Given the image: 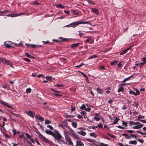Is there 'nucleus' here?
<instances>
[{
    "instance_id": "f257e3e1",
    "label": "nucleus",
    "mask_w": 146,
    "mask_h": 146,
    "mask_svg": "<svg viewBox=\"0 0 146 146\" xmlns=\"http://www.w3.org/2000/svg\"><path fill=\"white\" fill-rule=\"evenodd\" d=\"M55 132L56 133L55 134L53 132L50 131L48 129H46L45 130V132L47 134L51 135L54 137L55 140H56L58 143H60V141L65 143V142L62 139V137L58 132V131L56 130Z\"/></svg>"
},
{
    "instance_id": "f03ea898",
    "label": "nucleus",
    "mask_w": 146,
    "mask_h": 146,
    "mask_svg": "<svg viewBox=\"0 0 146 146\" xmlns=\"http://www.w3.org/2000/svg\"><path fill=\"white\" fill-rule=\"evenodd\" d=\"M88 22H86V21H78L77 22H76L75 23H72L70 24V25H72L71 27H73L74 28H75L76 27V26H78V25L80 24H88ZM69 25H68L66 26V27H67Z\"/></svg>"
},
{
    "instance_id": "7ed1b4c3",
    "label": "nucleus",
    "mask_w": 146,
    "mask_h": 146,
    "mask_svg": "<svg viewBox=\"0 0 146 146\" xmlns=\"http://www.w3.org/2000/svg\"><path fill=\"white\" fill-rule=\"evenodd\" d=\"M135 124L134 125L135 126H133L132 127L133 129H138L141 128L143 125V124L138 122H135Z\"/></svg>"
},
{
    "instance_id": "20e7f679",
    "label": "nucleus",
    "mask_w": 146,
    "mask_h": 146,
    "mask_svg": "<svg viewBox=\"0 0 146 146\" xmlns=\"http://www.w3.org/2000/svg\"><path fill=\"white\" fill-rule=\"evenodd\" d=\"M38 136L39 138L46 143H49L50 142L45 137L40 133H39Z\"/></svg>"
},
{
    "instance_id": "39448f33",
    "label": "nucleus",
    "mask_w": 146,
    "mask_h": 146,
    "mask_svg": "<svg viewBox=\"0 0 146 146\" xmlns=\"http://www.w3.org/2000/svg\"><path fill=\"white\" fill-rule=\"evenodd\" d=\"M66 140L67 144L68 145H70L72 146H73V144L72 142L71 139L69 137L66 138Z\"/></svg>"
},
{
    "instance_id": "423d86ee",
    "label": "nucleus",
    "mask_w": 146,
    "mask_h": 146,
    "mask_svg": "<svg viewBox=\"0 0 146 146\" xmlns=\"http://www.w3.org/2000/svg\"><path fill=\"white\" fill-rule=\"evenodd\" d=\"M122 135L123 136L125 137L127 139L130 138L131 137H137V136L134 134H130V136H127L128 135L126 134H123Z\"/></svg>"
},
{
    "instance_id": "0eeeda50",
    "label": "nucleus",
    "mask_w": 146,
    "mask_h": 146,
    "mask_svg": "<svg viewBox=\"0 0 146 146\" xmlns=\"http://www.w3.org/2000/svg\"><path fill=\"white\" fill-rule=\"evenodd\" d=\"M76 146H84V144L80 141H76Z\"/></svg>"
},
{
    "instance_id": "6e6552de",
    "label": "nucleus",
    "mask_w": 146,
    "mask_h": 146,
    "mask_svg": "<svg viewBox=\"0 0 146 146\" xmlns=\"http://www.w3.org/2000/svg\"><path fill=\"white\" fill-rule=\"evenodd\" d=\"M27 114L28 115L32 117H33L35 115L34 113L31 111L27 112Z\"/></svg>"
},
{
    "instance_id": "1a4fd4ad",
    "label": "nucleus",
    "mask_w": 146,
    "mask_h": 146,
    "mask_svg": "<svg viewBox=\"0 0 146 146\" xmlns=\"http://www.w3.org/2000/svg\"><path fill=\"white\" fill-rule=\"evenodd\" d=\"M91 10L94 13L96 14H98L99 13L98 10L97 9L93 8Z\"/></svg>"
},
{
    "instance_id": "9d476101",
    "label": "nucleus",
    "mask_w": 146,
    "mask_h": 146,
    "mask_svg": "<svg viewBox=\"0 0 146 146\" xmlns=\"http://www.w3.org/2000/svg\"><path fill=\"white\" fill-rule=\"evenodd\" d=\"M78 133L83 136H85L86 134V132L82 131H78Z\"/></svg>"
},
{
    "instance_id": "9b49d317",
    "label": "nucleus",
    "mask_w": 146,
    "mask_h": 146,
    "mask_svg": "<svg viewBox=\"0 0 146 146\" xmlns=\"http://www.w3.org/2000/svg\"><path fill=\"white\" fill-rule=\"evenodd\" d=\"M79 43H77L75 44H73L71 45V48H74L75 47H78L79 46Z\"/></svg>"
},
{
    "instance_id": "f8f14e48",
    "label": "nucleus",
    "mask_w": 146,
    "mask_h": 146,
    "mask_svg": "<svg viewBox=\"0 0 146 146\" xmlns=\"http://www.w3.org/2000/svg\"><path fill=\"white\" fill-rule=\"evenodd\" d=\"M131 47V46L129 47L128 48L125 50L124 51L122 52L121 53H120V54L121 55H122L124 54L128 51V50H129L130 49Z\"/></svg>"
},
{
    "instance_id": "ddd939ff",
    "label": "nucleus",
    "mask_w": 146,
    "mask_h": 146,
    "mask_svg": "<svg viewBox=\"0 0 146 146\" xmlns=\"http://www.w3.org/2000/svg\"><path fill=\"white\" fill-rule=\"evenodd\" d=\"M46 80H44L43 81L44 83L47 82L48 81H50L51 79V77H50L46 76Z\"/></svg>"
},
{
    "instance_id": "4468645a",
    "label": "nucleus",
    "mask_w": 146,
    "mask_h": 146,
    "mask_svg": "<svg viewBox=\"0 0 146 146\" xmlns=\"http://www.w3.org/2000/svg\"><path fill=\"white\" fill-rule=\"evenodd\" d=\"M129 143L131 144L136 145L137 142L135 140L130 141L129 142Z\"/></svg>"
},
{
    "instance_id": "2eb2a0df",
    "label": "nucleus",
    "mask_w": 146,
    "mask_h": 146,
    "mask_svg": "<svg viewBox=\"0 0 146 146\" xmlns=\"http://www.w3.org/2000/svg\"><path fill=\"white\" fill-rule=\"evenodd\" d=\"M72 126L75 128H76L77 127V124L76 122H72Z\"/></svg>"
},
{
    "instance_id": "dca6fc26",
    "label": "nucleus",
    "mask_w": 146,
    "mask_h": 146,
    "mask_svg": "<svg viewBox=\"0 0 146 146\" xmlns=\"http://www.w3.org/2000/svg\"><path fill=\"white\" fill-rule=\"evenodd\" d=\"M36 118H38V119L40 120L41 121H43L44 120V119L42 117L38 116H36Z\"/></svg>"
},
{
    "instance_id": "f3484780",
    "label": "nucleus",
    "mask_w": 146,
    "mask_h": 146,
    "mask_svg": "<svg viewBox=\"0 0 146 146\" xmlns=\"http://www.w3.org/2000/svg\"><path fill=\"white\" fill-rule=\"evenodd\" d=\"M97 91L98 93L99 94H102L103 93L102 90H100L99 88H97Z\"/></svg>"
},
{
    "instance_id": "a211bd4d",
    "label": "nucleus",
    "mask_w": 146,
    "mask_h": 146,
    "mask_svg": "<svg viewBox=\"0 0 146 146\" xmlns=\"http://www.w3.org/2000/svg\"><path fill=\"white\" fill-rule=\"evenodd\" d=\"M56 6L57 7L61 8H64L65 7V6H63L62 4H57Z\"/></svg>"
},
{
    "instance_id": "6ab92c4d",
    "label": "nucleus",
    "mask_w": 146,
    "mask_h": 146,
    "mask_svg": "<svg viewBox=\"0 0 146 146\" xmlns=\"http://www.w3.org/2000/svg\"><path fill=\"white\" fill-rule=\"evenodd\" d=\"M90 135L91 137H93L94 138L97 137V135L94 133H90Z\"/></svg>"
},
{
    "instance_id": "aec40b11",
    "label": "nucleus",
    "mask_w": 146,
    "mask_h": 146,
    "mask_svg": "<svg viewBox=\"0 0 146 146\" xmlns=\"http://www.w3.org/2000/svg\"><path fill=\"white\" fill-rule=\"evenodd\" d=\"M124 64V62L123 61H121L118 64V66L119 67H121Z\"/></svg>"
},
{
    "instance_id": "412c9836",
    "label": "nucleus",
    "mask_w": 146,
    "mask_h": 146,
    "mask_svg": "<svg viewBox=\"0 0 146 146\" xmlns=\"http://www.w3.org/2000/svg\"><path fill=\"white\" fill-rule=\"evenodd\" d=\"M119 119L117 118H116L115 119L114 121H113V124H115L117 123V122L118 121Z\"/></svg>"
},
{
    "instance_id": "4be33fe9",
    "label": "nucleus",
    "mask_w": 146,
    "mask_h": 146,
    "mask_svg": "<svg viewBox=\"0 0 146 146\" xmlns=\"http://www.w3.org/2000/svg\"><path fill=\"white\" fill-rule=\"evenodd\" d=\"M17 15V14H16V13H14V14H9V15H7V16H11V17H16V15Z\"/></svg>"
},
{
    "instance_id": "5701e85b",
    "label": "nucleus",
    "mask_w": 146,
    "mask_h": 146,
    "mask_svg": "<svg viewBox=\"0 0 146 146\" xmlns=\"http://www.w3.org/2000/svg\"><path fill=\"white\" fill-rule=\"evenodd\" d=\"M25 45H27V46H28L29 45H30L31 46V47L32 48H35L37 46V45H35V44H25Z\"/></svg>"
},
{
    "instance_id": "b1692460",
    "label": "nucleus",
    "mask_w": 146,
    "mask_h": 146,
    "mask_svg": "<svg viewBox=\"0 0 146 146\" xmlns=\"http://www.w3.org/2000/svg\"><path fill=\"white\" fill-rule=\"evenodd\" d=\"M31 92V89L30 88L27 89L26 90V92L27 93H30Z\"/></svg>"
},
{
    "instance_id": "393cba45",
    "label": "nucleus",
    "mask_w": 146,
    "mask_h": 146,
    "mask_svg": "<svg viewBox=\"0 0 146 146\" xmlns=\"http://www.w3.org/2000/svg\"><path fill=\"white\" fill-rule=\"evenodd\" d=\"M5 62H7L6 63V64L10 65L12 67H13L11 63L9 61L7 60H5Z\"/></svg>"
},
{
    "instance_id": "a878e982",
    "label": "nucleus",
    "mask_w": 146,
    "mask_h": 146,
    "mask_svg": "<svg viewBox=\"0 0 146 146\" xmlns=\"http://www.w3.org/2000/svg\"><path fill=\"white\" fill-rule=\"evenodd\" d=\"M117 61H114L111 62L110 64H111L113 66V65H115L116 64L117 62Z\"/></svg>"
},
{
    "instance_id": "bb28decb",
    "label": "nucleus",
    "mask_w": 146,
    "mask_h": 146,
    "mask_svg": "<svg viewBox=\"0 0 146 146\" xmlns=\"http://www.w3.org/2000/svg\"><path fill=\"white\" fill-rule=\"evenodd\" d=\"M25 56H27L28 57H29L30 58H32L33 57L31 55H30L28 53H25Z\"/></svg>"
},
{
    "instance_id": "cd10ccee",
    "label": "nucleus",
    "mask_w": 146,
    "mask_h": 146,
    "mask_svg": "<svg viewBox=\"0 0 146 146\" xmlns=\"http://www.w3.org/2000/svg\"><path fill=\"white\" fill-rule=\"evenodd\" d=\"M97 57H98V56L96 55H94L92 56H90L89 58L88 59H92V58H96Z\"/></svg>"
},
{
    "instance_id": "c85d7f7f",
    "label": "nucleus",
    "mask_w": 146,
    "mask_h": 146,
    "mask_svg": "<svg viewBox=\"0 0 146 146\" xmlns=\"http://www.w3.org/2000/svg\"><path fill=\"white\" fill-rule=\"evenodd\" d=\"M45 123L46 124H49L51 123V121L45 119Z\"/></svg>"
},
{
    "instance_id": "c756f323",
    "label": "nucleus",
    "mask_w": 146,
    "mask_h": 146,
    "mask_svg": "<svg viewBox=\"0 0 146 146\" xmlns=\"http://www.w3.org/2000/svg\"><path fill=\"white\" fill-rule=\"evenodd\" d=\"M123 90V88L122 87H120L118 90V92H119Z\"/></svg>"
},
{
    "instance_id": "7c9ffc66",
    "label": "nucleus",
    "mask_w": 146,
    "mask_h": 146,
    "mask_svg": "<svg viewBox=\"0 0 146 146\" xmlns=\"http://www.w3.org/2000/svg\"><path fill=\"white\" fill-rule=\"evenodd\" d=\"M81 74L86 78V79H88V77L84 73L80 72Z\"/></svg>"
},
{
    "instance_id": "2f4dec72",
    "label": "nucleus",
    "mask_w": 146,
    "mask_h": 146,
    "mask_svg": "<svg viewBox=\"0 0 146 146\" xmlns=\"http://www.w3.org/2000/svg\"><path fill=\"white\" fill-rule=\"evenodd\" d=\"M16 14H17L16 15V17L19 16L21 15H24L25 14V13H16Z\"/></svg>"
},
{
    "instance_id": "473e14b6",
    "label": "nucleus",
    "mask_w": 146,
    "mask_h": 146,
    "mask_svg": "<svg viewBox=\"0 0 146 146\" xmlns=\"http://www.w3.org/2000/svg\"><path fill=\"white\" fill-rule=\"evenodd\" d=\"M122 124L123 126H125L126 127H127V123L124 121H123Z\"/></svg>"
},
{
    "instance_id": "72a5a7b5",
    "label": "nucleus",
    "mask_w": 146,
    "mask_h": 146,
    "mask_svg": "<svg viewBox=\"0 0 146 146\" xmlns=\"http://www.w3.org/2000/svg\"><path fill=\"white\" fill-rule=\"evenodd\" d=\"M5 46L7 48H10L13 47L12 46L8 44H5Z\"/></svg>"
},
{
    "instance_id": "f704fd0d",
    "label": "nucleus",
    "mask_w": 146,
    "mask_h": 146,
    "mask_svg": "<svg viewBox=\"0 0 146 146\" xmlns=\"http://www.w3.org/2000/svg\"><path fill=\"white\" fill-rule=\"evenodd\" d=\"M1 87L2 88L6 89L7 88V86L5 84H3L1 85Z\"/></svg>"
},
{
    "instance_id": "c9c22d12",
    "label": "nucleus",
    "mask_w": 146,
    "mask_h": 146,
    "mask_svg": "<svg viewBox=\"0 0 146 146\" xmlns=\"http://www.w3.org/2000/svg\"><path fill=\"white\" fill-rule=\"evenodd\" d=\"M145 117L143 116H142L140 115H139L138 118V119H143Z\"/></svg>"
},
{
    "instance_id": "e433bc0d",
    "label": "nucleus",
    "mask_w": 146,
    "mask_h": 146,
    "mask_svg": "<svg viewBox=\"0 0 146 146\" xmlns=\"http://www.w3.org/2000/svg\"><path fill=\"white\" fill-rule=\"evenodd\" d=\"M136 92H135V95H137L139 94L140 92L139 91L137 90L136 89H135Z\"/></svg>"
},
{
    "instance_id": "4c0bfd02",
    "label": "nucleus",
    "mask_w": 146,
    "mask_h": 146,
    "mask_svg": "<svg viewBox=\"0 0 146 146\" xmlns=\"http://www.w3.org/2000/svg\"><path fill=\"white\" fill-rule=\"evenodd\" d=\"M99 145H101L103 146H108V145L107 144H104V143H100L99 144Z\"/></svg>"
},
{
    "instance_id": "58836bf2",
    "label": "nucleus",
    "mask_w": 146,
    "mask_h": 146,
    "mask_svg": "<svg viewBox=\"0 0 146 146\" xmlns=\"http://www.w3.org/2000/svg\"><path fill=\"white\" fill-rule=\"evenodd\" d=\"M84 65V63H82L80 64L79 65L76 66H75V67L77 68H80L82 66Z\"/></svg>"
},
{
    "instance_id": "ea45409f",
    "label": "nucleus",
    "mask_w": 146,
    "mask_h": 146,
    "mask_svg": "<svg viewBox=\"0 0 146 146\" xmlns=\"http://www.w3.org/2000/svg\"><path fill=\"white\" fill-rule=\"evenodd\" d=\"M85 108L86 106L84 104H83L80 107V109H85Z\"/></svg>"
},
{
    "instance_id": "a19ab883",
    "label": "nucleus",
    "mask_w": 146,
    "mask_h": 146,
    "mask_svg": "<svg viewBox=\"0 0 146 146\" xmlns=\"http://www.w3.org/2000/svg\"><path fill=\"white\" fill-rule=\"evenodd\" d=\"M54 95L55 96H56V97H58L60 96H62V95L61 94H56V93H54Z\"/></svg>"
},
{
    "instance_id": "79ce46f5",
    "label": "nucleus",
    "mask_w": 146,
    "mask_h": 146,
    "mask_svg": "<svg viewBox=\"0 0 146 146\" xmlns=\"http://www.w3.org/2000/svg\"><path fill=\"white\" fill-rule=\"evenodd\" d=\"M85 110L86 111L90 112L91 110V108H90L88 107L87 108H85Z\"/></svg>"
},
{
    "instance_id": "37998d69",
    "label": "nucleus",
    "mask_w": 146,
    "mask_h": 146,
    "mask_svg": "<svg viewBox=\"0 0 146 146\" xmlns=\"http://www.w3.org/2000/svg\"><path fill=\"white\" fill-rule=\"evenodd\" d=\"M47 127H48V128H49L51 130H53L54 129L53 127L51 126L50 125H48L47 126Z\"/></svg>"
},
{
    "instance_id": "c03bdc74",
    "label": "nucleus",
    "mask_w": 146,
    "mask_h": 146,
    "mask_svg": "<svg viewBox=\"0 0 146 146\" xmlns=\"http://www.w3.org/2000/svg\"><path fill=\"white\" fill-rule=\"evenodd\" d=\"M23 59L24 60H26L28 62H30L31 61L28 58H25Z\"/></svg>"
},
{
    "instance_id": "a18cd8bd",
    "label": "nucleus",
    "mask_w": 146,
    "mask_h": 146,
    "mask_svg": "<svg viewBox=\"0 0 146 146\" xmlns=\"http://www.w3.org/2000/svg\"><path fill=\"white\" fill-rule=\"evenodd\" d=\"M72 135L73 138L75 139H78V137L77 136L74 135V134H73Z\"/></svg>"
},
{
    "instance_id": "49530a36",
    "label": "nucleus",
    "mask_w": 146,
    "mask_h": 146,
    "mask_svg": "<svg viewBox=\"0 0 146 146\" xmlns=\"http://www.w3.org/2000/svg\"><path fill=\"white\" fill-rule=\"evenodd\" d=\"M103 125L102 124H99L98 125V126L96 127V128H97L98 127H99V128H101L102 127Z\"/></svg>"
},
{
    "instance_id": "de8ad7c7",
    "label": "nucleus",
    "mask_w": 146,
    "mask_h": 146,
    "mask_svg": "<svg viewBox=\"0 0 146 146\" xmlns=\"http://www.w3.org/2000/svg\"><path fill=\"white\" fill-rule=\"evenodd\" d=\"M135 122H133V121H130L129 122V123L130 125H135Z\"/></svg>"
},
{
    "instance_id": "09e8293b",
    "label": "nucleus",
    "mask_w": 146,
    "mask_h": 146,
    "mask_svg": "<svg viewBox=\"0 0 146 146\" xmlns=\"http://www.w3.org/2000/svg\"><path fill=\"white\" fill-rule=\"evenodd\" d=\"M59 126L64 129L65 128V127L66 126L67 127H68L66 126H65L64 125H63L62 124H60L59 125Z\"/></svg>"
},
{
    "instance_id": "8fccbe9b",
    "label": "nucleus",
    "mask_w": 146,
    "mask_h": 146,
    "mask_svg": "<svg viewBox=\"0 0 146 146\" xmlns=\"http://www.w3.org/2000/svg\"><path fill=\"white\" fill-rule=\"evenodd\" d=\"M94 119L97 121H99L100 119V118L98 117H94Z\"/></svg>"
},
{
    "instance_id": "3c124183",
    "label": "nucleus",
    "mask_w": 146,
    "mask_h": 146,
    "mask_svg": "<svg viewBox=\"0 0 146 146\" xmlns=\"http://www.w3.org/2000/svg\"><path fill=\"white\" fill-rule=\"evenodd\" d=\"M131 76H130L129 77H128V78H127L126 79H124V80H123V82H125L127 80H128L130 78V77H131Z\"/></svg>"
},
{
    "instance_id": "603ef678",
    "label": "nucleus",
    "mask_w": 146,
    "mask_h": 146,
    "mask_svg": "<svg viewBox=\"0 0 146 146\" xmlns=\"http://www.w3.org/2000/svg\"><path fill=\"white\" fill-rule=\"evenodd\" d=\"M26 134L27 138H29V139L31 138V136L28 134L26 133Z\"/></svg>"
},
{
    "instance_id": "864d4df0",
    "label": "nucleus",
    "mask_w": 146,
    "mask_h": 146,
    "mask_svg": "<svg viewBox=\"0 0 146 146\" xmlns=\"http://www.w3.org/2000/svg\"><path fill=\"white\" fill-rule=\"evenodd\" d=\"M91 37H88V39L86 40V42H88L91 39Z\"/></svg>"
},
{
    "instance_id": "5fc2aeb1",
    "label": "nucleus",
    "mask_w": 146,
    "mask_h": 146,
    "mask_svg": "<svg viewBox=\"0 0 146 146\" xmlns=\"http://www.w3.org/2000/svg\"><path fill=\"white\" fill-rule=\"evenodd\" d=\"M129 93L131 94H133L134 95H135V92H134L132 91V90H130L129 91Z\"/></svg>"
},
{
    "instance_id": "6e6d98bb",
    "label": "nucleus",
    "mask_w": 146,
    "mask_h": 146,
    "mask_svg": "<svg viewBox=\"0 0 146 146\" xmlns=\"http://www.w3.org/2000/svg\"><path fill=\"white\" fill-rule=\"evenodd\" d=\"M142 60L143 61V63L145 64L146 63V59L145 58H143Z\"/></svg>"
},
{
    "instance_id": "4d7b16f0",
    "label": "nucleus",
    "mask_w": 146,
    "mask_h": 146,
    "mask_svg": "<svg viewBox=\"0 0 146 146\" xmlns=\"http://www.w3.org/2000/svg\"><path fill=\"white\" fill-rule=\"evenodd\" d=\"M29 139L30 140V141H31V142L32 143H35V141H34V139H33L31 138L30 139Z\"/></svg>"
},
{
    "instance_id": "13d9d810",
    "label": "nucleus",
    "mask_w": 146,
    "mask_h": 146,
    "mask_svg": "<svg viewBox=\"0 0 146 146\" xmlns=\"http://www.w3.org/2000/svg\"><path fill=\"white\" fill-rule=\"evenodd\" d=\"M88 2L90 4L93 5V4H94V3L93 2H92L91 1H90V0H89L88 1Z\"/></svg>"
},
{
    "instance_id": "bf43d9fd",
    "label": "nucleus",
    "mask_w": 146,
    "mask_h": 146,
    "mask_svg": "<svg viewBox=\"0 0 146 146\" xmlns=\"http://www.w3.org/2000/svg\"><path fill=\"white\" fill-rule=\"evenodd\" d=\"M72 11L75 15H78V13L77 12L75 11L74 10H72Z\"/></svg>"
},
{
    "instance_id": "052dcab7",
    "label": "nucleus",
    "mask_w": 146,
    "mask_h": 146,
    "mask_svg": "<svg viewBox=\"0 0 146 146\" xmlns=\"http://www.w3.org/2000/svg\"><path fill=\"white\" fill-rule=\"evenodd\" d=\"M117 127L118 128H119V129H124V128H125L121 126H120V125L118 126H117Z\"/></svg>"
},
{
    "instance_id": "680f3d73",
    "label": "nucleus",
    "mask_w": 146,
    "mask_h": 146,
    "mask_svg": "<svg viewBox=\"0 0 146 146\" xmlns=\"http://www.w3.org/2000/svg\"><path fill=\"white\" fill-rule=\"evenodd\" d=\"M137 132L142 135H144V133L141 131H137Z\"/></svg>"
},
{
    "instance_id": "e2e57ef3",
    "label": "nucleus",
    "mask_w": 146,
    "mask_h": 146,
    "mask_svg": "<svg viewBox=\"0 0 146 146\" xmlns=\"http://www.w3.org/2000/svg\"><path fill=\"white\" fill-rule=\"evenodd\" d=\"M138 120L141 121V122H143V123H146V121L144 120H142V119H137Z\"/></svg>"
},
{
    "instance_id": "0e129e2a",
    "label": "nucleus",
    "mask_w": 146,
    "mask_h": 146,
    "mask_svg": "<svg viewBox=\"0 0 146 146\" xmlns=\"http://www.w3.org/2000/svg\"><path fill=\"white\" fill-rule=\"evenodd\" d=\"M138 141L140 143H143L144 142V141L143 139H139Z\"/></svg>"
},
{
    "instance_id": "69168bd1",
    "label": "nucleus",
    "mask_w": 146,
    "mask_h": 146,
    "mask_svg": "<svg viewBox=\"0 0 146 146\" xmlns=\"http://www.w3.org/2000/svg\"><path fill=\"white\" fill-rule=\"evenodd\" d=\"M79 35L80 36H81L82 35H84V34L83 33H82L81 31H79Z\"/></svg>"
},
{
    "instance_id": "338daca9",
    "label": "nucleus",
    "mask_w": 146,
    "mask_h": 146,
    "mask_svg": "<svg viewBox=\"0 0 146 146\" xmlns=\"http://www.w3.org/2000/svg\"><path fill=\"white\" fill-rule=\"evenodd\" d=\"M77 117L79 118H80V119H82V118H83V117L81 115H78Z\"/></svg>"
},
{
    "instance_id": "774afa93",
    "label": "nucleus",
    "mask_w": 146,
    "mask_h": 146,
    "mask_svg": "<svg viewBox=\"0 0 146 146\" xmlns=\"http://www.w3.org/2000/svg\"><path fill=\"white\" fill-rule=\"evenodd\" d=\"M81 113L82 115H84L86 113V112L85 111H83L81 112Z\"/></svg>"
}]
</instances>
